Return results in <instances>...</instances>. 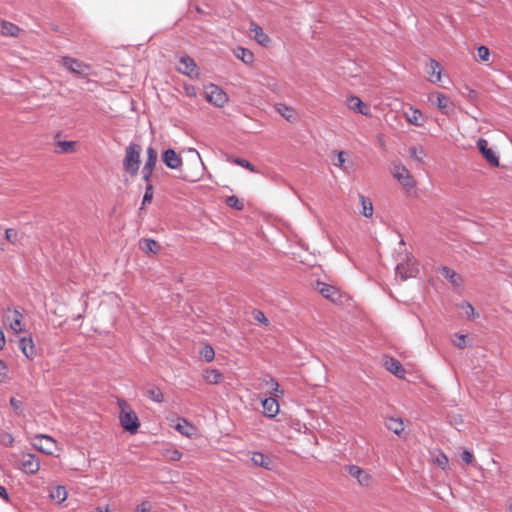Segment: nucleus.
<instances>
[{
	"mask_svg": "<svg viewBox=\"0 0 512 512\" xmlns=\"http://www.w3.org/2000/svg\"><path fill=\"white\" fill-rule=\"evenodd\" d=\"M348 106L350 109L360 113L362 115H367L369 113V108L367 105L363 103V101L358 96H350L347 99Z\"/></svg>",
	"mask_w": 512,
	"mask_h": 512,
	"instance_id": "18",
	"label": "nucleus"
},
{
	"mask_svg": "<svg viewBox=\"0 0 512 512\" xmlns=\"http://www.w3.org/2000/svg\"><path fill=\"white\" fill-rule=\"evenodd\" d=\"M316 287L324 298L329 299L332 302H336L340 298L338 290L332 285L317 281Z\"/></svg>",
	"mask_w": 512,
	"mask_h": 512,
	"instance_id": "14",
	"label": "nucleus"
},
{
	"mask_svg": "<svg viewBox=\"0 0 512 512\" xmlns=\"http://www.w3.org/2000/svg\"><path fill=\"white\" fill-rule=\"evenodd\" d=\"M476 146H477L479 152L485 158V160L492 167H499V165H500L499 157L492 148L488 147V141L486 139L479 138L476 142Z\"/></svg>",
	"mask_w": 512,
	"mask_h": 512,
	"instance_id": "8",
	"label": "nucleus"
},
{
	"mask_svg": "<svg viewBox=\"0 0 512 512\" xmlns=\"http://www.w3.org/2000/svg\"><path fill=\"white\" fill-rule=\"evenodd\" d=\"M393 176L401 183L408 193L415 191L416 183L404 165H395L393 169Z\"/></svg>",
	"mask_w": 512,
	"mask_h": 512,
	"instance_id": "5",
	"label": "nucleus"
},
{
	"mask_svg": "<svg viewBox=\"0 0 512 512\" xmlns=\"http://www.w3.org/2000/svg\"><path fill=\"white\" fill-rule=\"evenodd\" d=\"M251 461L254 465L270 470L272 468V460L261 452H254Z\"/></svg>",
	"mask_w": 512,
	"mask_h": 512,
	"instance_id": "20",
	"label": "nucleus"
},
{
	"mask_svg": "<svg viewBox=\"0 0 512 512\" xmlns=\"http://www.w3.org/2000/svg\"><path fill=\"white\" fill-rule=\"evenodd\" d=\"M9 403H10V406L13 408V410L15 411L16 414L20 415L22 414V401L15 398V397H11L10 400H9Z\"/></svg>",
	"mask_w": 512,
	"mask_h": 512,
	"instance_id": "46",
	"label": "nucleus"
},
{
	"mask_svg": "<svg viewBox=\"0 0 512 512\" xmlns=\"http://www.w3.org/2000/svg\"><path fill=\"white\" fill-rule=\"evenodd\" d=\"M145 246L143 249L148 250L152 253H157L160 249V245L157 241L152 239H144Z\"/></svg>",
	"mask_w": 512,
	"mask_h": 512,
	"instance_id": "40",
	"label": "nucleus"
},
{
	"mask_svg": "<svg viewBox=\"0 0 512 512\" xmlns=\"http://www.w3.org/2000/svg\"><path fill=\"white\" fill-rule=\"evenodd\" d=\"M222 375L217 369H208L203 373L204 380L209 384H218Z\"/></svg>",
	"mask_w": 512,
	"mask_h": 512,
	"instance_id": "29",
	"label": "nucleus"
},
{
	"mask_svg": "<svg viewBox=\"0 0 512 512\" xmlns=\"http://www.w3.org/2000/svg\"><path fill=\"white\" fill-rule=\"evenodd\" d=\"M14 442V437L12 436V434L8 433V432H1L0 433V443L4 446H12Z\"/></svg>",
	"mask_w": 512,
	"mask_h": 512,
	"instance_id": "45",
	"label": "nucleus"
},
{
	"mask_svg": "<svg viewBox=\"0 0 512 512\" xmlns=\"http://www.w3.org/2000/svg\"><path fill=\"white\" fill-rule=\"evenodd\" d=\"M185 179L188 180V178H185ZM189 181L194 182L195 180L194 179H189Z\"/></svg>",
	"mask_w": 512,
	"mask_h": 512,
	"instance_id": "62",
	"label": "nucleus"
},
{
	"mask_svg": "<svg viewBox=\"0 0 512 512\" xmlns=\"http://www.w3.org/2000/svg\"><path fill=\"white\" fill-rule=\"evenodd\" d=\"M215 352L211 345H205L200 350V357L206 362H211L214 359Z\"/></svg>",
	"mask_w": 512,
	"mask_h": 512,
	"instance_id": "35",
	"label": "nucleus"
},
{
	"mask_svg": "<svg viewBox=\"0 0 512 512\" xmlns=\"http://www.w3.org/2000/svg\"><path fill=\"white\" fill-rule=\"evenodd\" d=\"M234 163H236L237 165L242 166V167L250 170L251 172H255L254 165L251 162L247 161L246 159L236 158L234 160Z\"/></svg>",
	"mask_w": 512,
	"mask_h": 512,
	"instance_id": "48",
	"label": "nucleus"
},
{
	"mask_svg": "<svg viewBox=\"0 0 512 512\" xmlns=\"http://www.w3.org/2000/svg\"><path fill=\"white\" fill-rule=\"evenodd\" d=\"M435 463L442 469V470H446L448 468V465H449V460H448V457L446 456L445 453L443 452H439L436 457H435Z\"/></svg>",
	"mask_w": 512,
	"mask_h": 512,
	"instance_id": "37",
	"label": "nucleus"
},
{
	"mask_svg": "<svg viewBox=\"0 0 512 512\" xmlns=\"http://www.w3.org/2000/svg\"><path fill=\"white\" fill-rule=\"evenodd\" d=\"M19 349L28 359H33L35 351H34V343L31 337L26 338L23 337L19 341Z\"/></svg>",
	"mask_w": 512,
	"mask_h": 512,
	"instance_id": "19",
	"label": "nucleus"
},
{
	"mask_svg": "<svg viewBox=\"0 0 512 512\" xmlns=\"http://www.w3.org/2000/svg\"><path fill=\"white\" fill-rule=\"evenodd\" d=\"M348 473L357 479L358 483L362 486L368 487L372 483V477L369 473L364 471L357 465H348L347 466Z\"/></svg>",
	"mask_w": 512,
	"mask_h": 512,
	"instance_id": "11",
	"label": "nucleus"
},
{
	"mask_svg": "<svg viewBox=\"0 0 512 512\" xmlns=\"http://www.w3.org/2000/svg\"><path fill=\"white\" fill-rule=\"evenodd\" d=\"M13 313H14L15 318H14L13 322L10 324V327L13 330H15L16 332L21 331L22 328L20 327V325H21V320L23 318V315L17 309H14Z\"/></svg>",
	"mask_w": 512,
	"mask_h": 512,
	"instance_id": "39",
	"label": "nucleus"
},
{
	"mask_svg": "<svg viewBox=\"0 0 512 512\" xmlns=\"http://www.w3.org/2000/svg\"><path fill=\"white\" fill-rule=\"evenodd\" d=\"M7 365L0 359V383L4 382L7 379Z\"/></svg>",
	"mask_w": 512,
	"mask_h": 512,
	"instance_id": "51",
	"label": "nucleus"
},
{
	"mask_svg": "<svg viewBox=\"0 0 512 512\" xmlns=\"http://www.w3.org/2000/svg\"><path fill=\"white\" fill-rule=\"evenodd\" d=\"M428 101L446 115L453 109V103L450 98L441 92L430 93L428 95Z\"/></svg>",
	"mask_w": 512,
	"mask_h": 512,
	"instance_id": "7",
	"label": "nucleus"
},
{
	"mask_svg": "<svg viewBox=\"0 0 512 512\" xmlns=\"http://www.w3.org/2000/svg\"><path fill=\"white\" fill-rule=\"evenodd\" d=\"M254 319L264 325H268V319L266 318L265 314L260 310L254 311Z\"/></svg>",
	"mask_w": 512,
	"mask_h": 512,
	"instance_id": "50",
	"label": "nucleus"
},
{
	"mask_svg": "<svg viewBox=\"0 0 512 512\" xmlns=\"http://www.w3.org/2000/svg\"><path fill=\"white\" fill-rule=\"evenodd\" d=\"M141 146L131 142L125 150V158L123 160V168L131 176H136L140 167Z\"/></svg>",
	"mask_w": 512,
	"mask_h": 512,
	"instance_id": "2",
	"label": "nucleus"
},
{
	"mask_svg": "<svg viewBox=\"0 0 512 512\" xmlns=\"http://www.w3.org/2000/svg\"><path fill=\"white\" fill-rule=\"evenodd\" d=\"M417 272V268L414 267V265L409 262L399 263L396 265L395 268L396 278L399 279L400 281H405L409 277H414Z\"/></svg>",
	"mask_w": 512,
	"mask_h": 512,
	"instance_id": "12",
	"label": "nucleus"
},
{
	"mask_svg": "<svg viewBox=\"0 0 512 512\" xmlns=\"http://www.w3.org/2000/svg\"><path fill=\"white\" fill-rule=\"evenodd\" d=\"M477 55L481 61H487L490 56V50L486 46H479L477 48Z\"/></svg>",
	"mask_w": 512,
	"mask_h": 512,
	"instance_id": "47",
	"label": "nucleus"
},
{
	"mask_svg": "<svg viewBox=\"0 0 512 512\" xmlns=\"http://www.w3.org/2000/svg\"><path fill=\"white\" fill-rule=\"evenodd\" d=\"M97 510H98V512H110L108 507H105V508L97 507Z\"/></svg>",
	"mask_w": 512,
	"mask_h": 512,
	"instance_id": "60",
	"label": "nucleus"
},
{
	"mask_svg": "<svg viewBox=\"0 0 512 512\" xmlns=\"http://www.w3.org/2000/svg\"><path fill=\"white\" fill-rule=\"evenodd\" d=\"M206 100L218 108H222L228 102L226 92L215 84H210L205 88Z\"/></svg>",
	"mask_w": 512,
	"mask_h": 512,
	"instance_id": "4",
	"label": "nucleus"
},
{
	"mask_svg": "<svg viewBox=\"0 0 512 512\" xmlns=\"http://www.w3.org/2000/svg\"><path fill=\"white\" fill-rule=\"evenodd\" d=\"M344 163H345V152L338 151L337 152V160L334 162V165L337 167H340L342 169H345Z\"/></svg>",
	"mask_w": 512,
	"mask_h": 512,
	"instance_id": "49",
	"label": "nucleus"
},
{
	"mask_svg": "<svg viewBox=\"0 0 512 512\" xmlns=\"http://www.w3.org/2000/svg\"><path fill=\"white\" fill-rule=\"evenodd\" d=\"M146 152H147V159L144 164V167H146L147 170H150V169L154 170L155 165L157 163V159H158L157 151L150 145L147 148Z\"/></svg>",
	"mask_w": 512,
	"mask_h": 512,
	"instance_id": "27",
	"label": "nucleus"
},
{
	"mask_svg": "<svg viewBox=\"0 0 512 512\" xmlns=\"http://www.w3.org/2000/svg\"><path fill=\"white\" fill-rule=\"evenodd\" d=\"M162 160L170 169H178L182 165V158L172 148L166 149L162 153Z\"/></svg>",
	"mask_w": 512,
	"mask_h": 512,
	"instance_id": "13",
	"label": "nucleus"
},
{
	"mask_svg": "<svg viewBox=\"0 0 512 512\" xmlns=\"http://www.w3.org/2000/svg\"><path fill=\"white\" fill-rule=\"evenodd\" d=\"M136 512H148V508L146 506V503H142L137 506Z\"/></svg>",
	"mask_w": 512,
	"mask_h": 512,
	"instance_id": "59",
	"label": "nucleus"
},
{
	"mask_svg": "<svg viewBox=\"0 0 512 512\" xmlns=\"http://www.w3.org/2000/svg\"><path fill=\"white\" fill-rule=\"evenodd\" d=\"M35 447H37L40 451L44 452V453H47V454H52V451H51V448L50 447H43V446H38L37 444H34Z\"/></svg>",
	"mask_w": 512,
	"mask_h": 512,
	"instance_id": "58",
	"label": "nucleus"
},
{
	"mask_svg": "<svg viewBox=\"0 0 512 512\" xmlns=\"http://www.w3.org/2000/svg\"><path fill=\"white\" fill-rule=\"evenodd\" d=\"M5 238L11 244H13V245L16 244L17 241H18V232H17V230H15L13 228L6 229V231H5Z\"/></svg>",
	"mask_w": 512,
	"mask_h": 512,
	"instance_id": "43",
	"label": "nucleus"
},
{
	"mask_svg": "<svg viewBox=\"0 0 512 512\" xmlns=\"http://www.w3.org/2000/svg\"><path fill=\"white\" fill-rule=\"evenodd\" d=\"M264 415L268 418H274L279 412L278 401L273 397L265 398L262 401Z\"/></svg>",
	"mask_w": 512,
	"mask_h": 512,
	"instance_id": "16",
	"label": "nucleus"
},
{
	"mask_svg": "<svg viewBox=\"0 0 512 512\" xmlns=\"http://www.w3.org/2000/svg\"><path fill=\"white\" fill-rule=\"evenodd\" d=\"M385 426L396 435H400L404 431V423L401 418L390 417L386 420Z\"/></svg>",
	"mask_w": 512,
	"mask_h": 512,
	"instance_id": "21",
	"label": "nucleus"
},
{
	"mask_svg": "<svg viewBox=\"0 0 512 512\" xmlns=\"http://www.w3.org/2000/svg\"><path fill=\"white\" fill-rule=\"evenodd\" d=\"M384 366L389 372L399 378H403L405 375V369L402 364L393 357H385Z\"/></svg>",
	"mask_w": 512,
	"mask_h": 512,
	"instance_id": "15",
	"label": "nucleus"
},
{
	"mask_svg": "<svg viewBox=\"0 0 512 512\" xmlns=\"http://www.w3.org/2000/svg\"><path fill=\"white\" fill-rule=\"evenodd\" d=\"M35 439L36 440H45L50 445H54L55 444L54 439L51 436H48V435L41 434V435L36 436Z\"/></svg>",
	"mask_w": 512,
	"mask_h": 512,
	"instance_id": "55",
	"label": "nucleus"
},
{
	"mask_svg": "<svg viewBox=\"0 0 512 512\" xmlns=\"http://www.w3.org/2000/svg\"><path fill=\"white\" fill-rule=\"evenodd\" d=\"M461 459L463 462H465L466 464H470L472 461H473V455L470 451L468 450H464L462 453H461Z\"/></svg>",
	"mask_w": 512,
	"mask_h": 512,
	"instance_id": "54",
	"label": "nucleus"
},
{
	"mask_svg": "<svg viewBox=\"0 0 512 512\" xmlns=\"http://www.w3.org/2000/svg\"><path fill=\"white\" fill-rule=\"evenodd\" d=\"M262 383L269 385L271 387L270 394L277 395L279 392V384L278 382L271 376L265 375L261 378Z\"/></svg>",
	"mask_w": 512,
	"mask_h": 512,
	"instance_id": "33",
	"label": "nucleus"
},
{
	"mask_svg": "<svg viewBox=\"0 0 512 512\" xmlns=\"http://www.w3.org/2000/svg\"><path fill=\"white\" fill-rule=\"evenodd\" d=\"M186 94L190 97L196 95V90L194 86L186 87Z\"/></svg>",
	"mask_w": 512,
	"mask_h": 512,
	"instance_id": "57",
	"label": "nucleus"
},
{
	"mask_svg": "<svg viewBox=\"0 0 512 512\" xmlns=\"http://www.w3.org/2000/svg\"><path fill=\"white\" fill-rule=\"evenodd\" d=\"M167 456L172 461H178L181 459L182 453L177 449H173L171 451H168Z\"/></svg>",
	"mask_w": 512,
	"mask_h": 512,
	"instance_id": "52",
	"label": "nucleus"
},
{
	"mask_svg": "<svg viewBox=\"0 0 512 512\" xmlns=\"http://www.w3.org/2000/svg\"><path fill=\"white\" fill-rule=\"evenodd\" d=\"M466 338L467 336L464 334H455L452 342L457 348L464 349L467 346Z\"/></svg>",
	"mask_w": 512,
	"mask_h": 512,
	"instance_id": "41",
	"label": "nucleus"
},
{
	"mask_svg": "<svg viewBox=\"0 0 512 512\" xmlns=\"http://www.w3.org/2000/svg\"><path fill=\"white\" fill-rule=\"evenodd\" d=\"M0 26H1L0 34L3 36L15 37V36H18V34L20 32V28L17 25H15L11 22H8V21H2L0 23Z\"/></svg>",
	"mask_w": 512,
	"mask_h": 512,
	"instance_id": "23",
	"label": "nucleus"
},
{
	"mask_svg": "<svg viewBox=\"0 0 512 512\" xmlns=\"http://www.w3.org/2000/svg\"><path fill=\"white\" fill-rule=\"evenodd\" d=\"M50 497L57 501L58 503H62L67 498V492L64 486H55L50 492Z\"/></svg>",
	"mask_w": 512,
	"mask_h": 512,
	"instance_id": "30",
	"label": "nucleus"
},
{
	"mask_svg": "<svg viewBox=\"0 0 512 512\" xmlns=\"http://www.w3.org/2000/svg\"><path fill=\"white\" fill-rule=\"evenodd\" d=\"M177 70L189 77L198 76V68L193 58L188 55L182 56L179 59Z\"/></svg>",
	"mask_w": 512,
	"mask_h": 512,
	"instance_id": "9",
	"label": "nucleus"
},
{
	"mask_svg": "<svg viewBox=\"0 0 512 512\" xmlns=\"http://www.w3.org/2000/svg\"><path fill=\"white\" fill-rule=\"evenodd\" d=\"M234 54L236 58L240 59L245 64H250L253 62L254 55L249 49L237 47V49L234 51Z\"/></svg>",
	"mask_w": 512,
	"mask_h": 512,
	"instance_id": "26",
	"label": "nucleus"
},
{
	"mask_svg": "<svg viewBox=\"0 0 512 512\" xmlns=\"http://www.w3.org/2000/svg\"><path fill=\"white\" fill-rule=\"evenodd\" d=\"M152 174H153V170L150 169V170H147L146 167H143L142 169V179L143 181H145L147 184H151L150 183V179L152 177Z\"/></svg>",
	"mask_w": 512,
	"mask_h": 512,
	"instance_id": "53",
	"label": "nucleus"
},
{
	"mask_svg": "<svg viewBox=\"0 0 512 512\" xmlns=\"http://www.w3.org/2000/svg\"><path fill=\"white\" fill-rule=\"evenodd\" d=\"M117 403L121 408L119 414L121 426L130 434H135L140 427V421L137 414L131 409L124 399H118Z\"/></svg>",
	"mask_w": 512,
	"mask_h": 512,
	"instance_id": "1",
	"label": "nucleus"
},
{
	"mask_svg": "<svg viewBox=\"0 0 512 512\" xmlns=\"http://www.w3.org/2000/svg\"><path fill=\"white\" fill-rule=\"evenodd\" d=\"M174 428L184 436H192L194 434L195 428L191 425L186 419L178 418L177 424Z\"/></svg>",
	"mask_w": 512,
	"mask_h": 512,
	"instance_id": "22",
	"label": "nucleus"
},
{
	"mask_svg": "<svg viewBox=\"0 0 512 512\" xmlns=\"http://www.w3.org/2000/svg\"><path fill=\"white\" fill-rule=\"evenodd\" d=\"M409 156L414 161L422 163L426 156V153H425L423 147L413 146V147L409 148Z\"/></svg>",
	"mask_w": 512,
	"mask_h": 512,
	"instance_id": "32",
	"label": "nucleus"
},
{
	"mask_svg": "<svg viewBox=\"0 0 512 512\" xmlns=\"http://www.w3.org/2000/svg\"><path fill=\"white\" fill-rule=\"evenodd\" d=\"M358 197L360 204L362 206V209L360 210L361 215H363L364 217H371L373 215L372 201L362 194H359Z\"/></svg>",
	"mask_w": 512,
	"mask_h": 512,
	"instance_id": "24",
	"label": "nucleus"
},
{
	"mask_svg": "<svg viewBox=\"0 0 512 512\" xmlns=\"http://www.w3.org/2000/svg\"><path fill=\"white\" fill-rule=\"evenodd\" d=\"M407 121L415 126L422 125V113L418 109L410 108V112L406 113Z\"/></svg>",
	"mask_w": 512,
	"mask_h": 512,
	"instance_id": "31",
	"label": "nucleus"
},
{
	"mask_svg": "<svg viewBox=\"0 0 512 512\" xmlns=\"http://www.w3.org/2000/svg\"><path fill=\"white\" fill-rule=\"evenodd\" d=\"M61 63L69 72L81 77H88L91 73V65L76 58L63 56Z\"/></svg>",
	"mask_w": 512,
	"mask_h": 512,
	"instance_id": "3",
	"label": "nucleus"
},
{
	"mask_svg": "<svg viewBox=\"0 0 512 512\" xmlns=\"http://www.w3.org/2000/svg\"><path fill=\"white\" fill-rule=\"evenodd\" d=\"M147 396L156 403H161L164 400V395L162 391L156 387L148 389Z\"/></svg>",
	"mask_w": 512,
	"mask_h": 512,
	"instance_id": "36",
	"label": "nucleus"
},
{
	"mask_svg": "<svg viewBox=\"0 0 512 512\" xmlns=\"http://www.w3.org/2000/svg\"><path fill=\"white\" fill-rule=\"evenodd\" d=\"M424 70L428 75V80L431 83H439L442 78V67L438 61L429 58L424 66Z\"/></svg>",
	"mask_w": 512,
	"mask_h": 512,
	"instance_id": "10",
	"label": "nucleus"
},
{
	"mask_svg": "<svg viewBox=\"0 0 512 512\" xmlns=\"http://www.w3.org/2000/svg\"><path fill=\"white\" fill-rule=\"evenodd\" d=\"M152 198H153V185L152 184H147L146 188H145V192H144L143 198H142V206H141V208H143L145 205L150 203Z\"/></svg>",
	"mask_w": 512,
	"mask_h": 512,
	"instance_id": "38",
	"label": "nucleus"
},
{
	"mask_svg": "<svg viewBox=\"0 0 512 512\" xmlns=\"http://www.w3.org/2000/svg\"><path fill=\"white\" fill-rule=\"evenodd\" d=\"M0 497H2L4 500L9 499V494L4 486H0Z\"/></svg>",
	"mask_w": 512,
	"mask_h": 512,
	"instance_id": "56",
	"label": "nucleus"
},
{
	"mask_svg": "<svg viewBox=\"0 0 512 512\" xmlns=\"http://www.w3.org/2000/svg\"><path fill=\"white\" fill-rule=\"evenodd\" d=\"M254 26L253 29H251L255 34H254V39L260 44V45H267L270 41V38L269 36L264 33L263 29L256 25V24H252Z\"/></svg>",
	"mask_w": 512,
	"mask_h": 512,
	"instance_id": "28",
	"label": "nucleus"
},
{
	"mask_svg": "<svg viewBox=\"0 0 512 512\" xmlns=\"http://www.w3.org/2000/svg\"><path fill=\"white\" fill-rule=\"evenodd\" d=\"M74 146H75L74 141H59L58 142L59 152H61V153L70 152Z\"/></svg>",
	"mask_w": 512,
	"mask_h": 512,
	"instance_id": "44",
	"label": "nucleus"
},
{
	"mask_svg": "<svg viewBox=\"0 0 512 512\" xmlns=\"http://www.w3.org/2000/svg\"><path fill=\"white\" fill-rule=\"evenodd\" d=\"M439 271H440L441 275L443 277H445L452 284V286H454L456 288H459L462 286L463 281H462L461 276L457 272H455L453 269H450L449 267H446V266H442L439 269Z\"/></svg>",
	"mask_w": 512,
	"mask_h": 512,
	"instance_id": "17",
	"label": "nucleus"
},
{
	"mask_svg": "<svg viewBox=\"0 0 512 512\" xmlns=\"http://www.w3.org/2000/svg\"><path fill=\"white\" fill-rule=\"evenodd\" d=\"M225 203L228 207L239 211L244 209V203L235 195L228 196L225 200Z\"/></svg>",
	"mask_w": 512,
	"mask_h": 512,
	"instance_id": "34",
	"label": "nucleus"
},
{
	"mask_svg": "<svg viewBox=\"0 0 512 512\" xmlns=\"http://www.w3.org/2000/svg\"><path fill=\"white\" fill-rule=\"evenodd\" d=\"M459 307L465 312L468 318H472L475 316L474 307L468 301H463L460 303Z\"/></svg>",
	"mask_w": 512,
	"mask_h": 512,
	"instance_id": "42",
	"label": "nucleus"
},
{
	"mask_svg": "<svg viewBox=\"0 0 512 512\" xmlns=\"http://www.w3.org/2000/svg\"><path fill=\"white\" fill-rule=\"evenodd\" d=\"M276 111L287 121L294 122L296 120L294 111L284 103H278L276 105Z\"/></svg>",
	"mask_w": 512,
	"mask_h": 512,
	"instance_id": "25",
	"label": "nucleus"
},
{
	"mask_svg": "<svg viewBox=\"0 0 512 512\" xmlns=\"http://www.w3.org/2000/svg\"><path fill=\"white\" fill-rule=\"evenodd\" d=\"M509 510L512 512V503L509 505Z\"/></svg>",
	"mask_w": 512,
	"mask_h": 512,
	"instance_id": "61",
	"label": "nucleus"
},
{
	"mask_svg": "<svg viewBox=\"0 0 512 512\" xmlns=\"http://www.w3.org/2000/svg\"><path fill=\"white\" fill-rule=\"evenodd\" d=\"M18 467L24 473L33 475L39 471L40 461L36 455L32 453H23L19 460Z\"/></svg>",
	"mask_w": 512,
	"mask_h": 512,
	"instance_id": "6",
	"label": "nucleus"
}]
</instances>
